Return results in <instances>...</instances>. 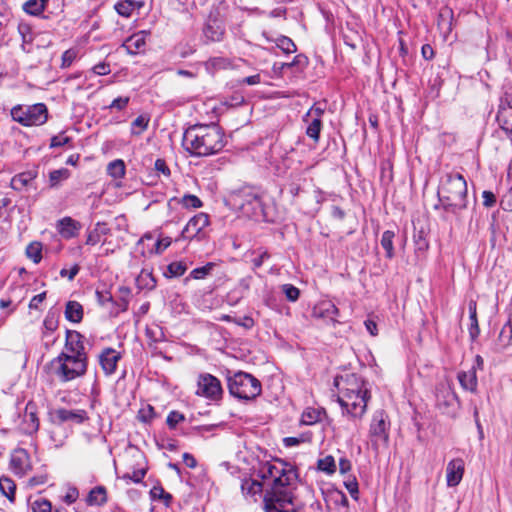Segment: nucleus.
Instances as JSON below:
<instances>
[{
	"instance_id": "ddd939ff",
	"label": "nucleus",
	"mask_w": 512,
	"mask_h": 512,
	"mask_svg": "<svg viewBox=\"0 0 512 512\" xmlns=\"http://www.w3.org/2000/svg\"><path fill=\"white\" fill-rule=\"evenodd\" d=\"M436 404L439 408H443L446 413L450 412L449 409L459 406V398L448 381L438 384L436 388Z\"/></svg>"
},
{
	"instance_id": "37998d69",
	"label": "nucleus",
	"mask_w": 512,
	"mask_h": 512,
	"mask_svg": "<svg viewBox=\"0 0 512 512\" xmlns=\"http://www.w3.org/2000/svg\"><path fill=\"white\" fill-rule=\"evenodd\" d=\"M150 496L152 500H161L165 504L166 507L170 505V502L172 500L171 494L167 493L163 487L161 486H154L150 490Z\"/></svg>"
},
{
	"instance_id": "a18cd8bd",
	"label": "nucleus",
	"mask_w": 512,
	"mask_h": 512,
	"mask_svg": "<svg viewBox=\"0 0 512 512\" xmlns=\"http://www.w3.org/2000/svg\"><path fill=\"white\" fill-rule=\"evenodd\" d=\"M69 176H70V172L66 168L53 170L49 174L50 185L52 187H55V186L59 185V183L61 181L68 179Z\"/></svg>"
},
{
	"instance_id": "aec40b11",
	"label": "nucleus",
	"mask_w": 512,
	"mask_h": 512,
	"mask_svg": "<svg viewBox=\"0 0 512 512\" xmlns=\"http://www.w3.org/2000/svg\"><path fill=\"white\" fill-rule=\"evenodd\" d=\"M121 359L120 352H117L113 348H105L99 355V364L105 373L109 376L115 373L117 364Z\"/></svg>"
},
{
	"instance_id": "393cba45",
	"label": "nucleus",
	"mask_w": 512,
	"mask_h": 512,
	"mask_svg": "<svg viewBox=\"0 0 512 512\" xmlns=\"http://www.w3.org/2000/svg\"><path fill=\"white\" fill-rule=\"evenodd\" d=\"M262 490L263 485L258 480L246 477L241 481V491L245 498H251L256 501V496L260 495Z\"/></svg>"
},
{
	"instance_id": "f704fd0d",
	"label": "nucleus",
	"mask_w": 512,
	"mask_h": 512,
	"mask_svg": "<svg viewBox=\"0 0 512 512\" xmlns=\"http://www.w3.org/2000/svg\"><path fill=\"white\" fill-rule=\"evenodd\" d=\"M313 438V433L311 431H306L298 436L285 437L283 439V444L287 448L298 446L302 443H310Z\"/></svg>"
},
{
	"instance_id": "72a5a7b5",
	"label": "nucleus",
	"mask_w": 512,
	"mask_h": 512,
	"mask_svg": "<svg viewBox=\"0 0 512 512\" xmlns=\"http://www.w3.org/2000/svg\"><path fill=\"white\" fill-rule=\"evenodd\" d=\"M49 0H27L22 8L23 10L32 16H40Z\"/></svg>"
},
{
	"instance_id": "4be33fe9",
	"label": "nucleus",
	"mask_w": 512,
	"mask_h": 512,
	"mask_svg": "<svg viewBox=\"0 0 512 512\" xmlns=\"http://www.w3.org/2000/svg\"><path fill=\"white\" fill-rule=\"evenodd\" d=\"M10 465L15 474L23 475L29 468V455L24 449H17L11 455Z\"/></svg>"
},
{
	"instance_id": "c03bdc74",
	"label": "nucleus",
	"mask_w": 512,
	"mask_h": 512,
	"mask_svg": "<svg viewBox=\"0 0 512 512\" xmlns=\"http://www.w3.org/2000/svg\"><path fill=\"white\" fill-rule=\"evenodd\" d=\"M214 266H215L214 263L209 262V263H207L206 265H204L202 267H197V268L193 269L190 272V275H189V277L186 280H188L189 278L196 279V280L204 279L208 275H210V273L213 270Z\"/></svg>"
},
{
	"instance_id": "9d476101",
	"label": "nucleus",
	"mask_w": 512,
	"mask_h": 512,
	"mask_svg": "<svg viewBox=\"0 0 512 512\" xmlns=\"http://www.w3.org/2000/svg\"><path fill=\"white\" fill-rule=\"evenodd\" d=\"M266 512H305L304 507L295 502L293 493H284L276 498L275 495L263 500Z\"/></svg>"
},
{
	"instance_id": "f257e3e1",
	"label": "nucleus",
	"mask_w": 512,
	"mask_h": 512,
	"mask_svg": "<svg viewBox=\"0 0 512 512\" xmlns=\"http://www.w3.org/2000/svg\"><path fill=\"white\" fill-rule=\"evenodd\" d=\"M182 145L191 155L206 157L222 151L226 141L217 124L194 125L185 130Z\"/></svg>"
},
{
	"instance_id": "49530a36",
	"label": "nucleus",
	"mask_w": 512,
	"mask_h": 512,
	"mask_svg": "<svg viewBox=\"0 0 512 512\" xmlns=\"http://www.w3.org/2000/svg\"><path fill=\"white\" fill-rule=\"evenodd\" d=\"M318 469L327 474H332L336 471L335 460L332 456H326L318 460Z\"/></svg>"
},
{
	"instance_id": "864d4df0",
	"label": "nucleus",
	"mask_w": 512,
	"mask_h": 512,
	"mask_svg": "<svg viewBox=\"0 0 512 512\" xmlns=\"http://www.w3.org/2000/svg\"><path fill=\"white\" fill-rule=\"evenodd\" d=\"M180 203L185 208H200L202 207L203 203L202 201L196 196L192 194H186L182 197Z\"/></svg>"
},
{
	"instance_id": "423d86ee",
	"label": "nucleus",
	"mask_w": 512,
	"mask_h": 512,
	"mask_svg": "<svg viewBox=\"0 0 512 512\" xmlns=\"http://www.w3.org/2000/svg\"><path fill=\"white\" fill-rule=\"evenodd\" d=\"M87 364L74 356H68L67 352H61L51 362L52 373L60 382H69L83 376L87 371Z\"/></svg>"
},
{
	"instance_id": "4468645a",
	"label": "nucleus",
	"mask_w": 512,
	"mask_h": 512,
	"mask_svg": "<svg viewBox=\"0 0 512 512\" xmlns=\"http://www.w3.org/2000/svg\"><path fill=\"white\" fill-rule=\"evenodd\" d=\"M65 349L68 351V356H74L88 362V356L84 345V337L78 331L67 330Z\"/></svg>"
},
{
	"instance_id": "2eb2a0df",
	"label": "nucleus",
	"mask_w": 512,
	"mask_h": 512,
	"mask_svg": "<svg viewBox=\"0 0 512 512\" xmlns=\"http://www.w3.org/2000/svg\"><path fill=\"white\" fill-rule=\"evenodd\" d=\"M39 425L36 406L30 402L26 405L24 413L19 417L18 432L25 435H33L38 431Z\"/></svg>"
},
{
	"instance_id": "e2e57ef3",
	"label": "nucleus",
	"mask_w": 512,
	"mask_h": 512,
	"mask_svg": "<svg viewBox=\"0 0 512 512\" xmlns=\"http://www.w3.org/2000/svg\"><path fill=\"white\" fill-rule=\"evenodd\" d=\"M324 108L320 107V106H312L309 111L305 114L303 120L305 122H308L309 121V118H318V119H321L322 115L324 114Z\"/></svg>"
},
{
	"instance_id": "f3484780",
	"label": "nucleus",
	"mask_w": 512,
	"mask_h": 512,
	"mask_svg": "<svg viewBox=\"0 0 512 512\" xmlns=\"http://www.w3.org/2000/svg\"><path fill=\"white\" fill-rule=\"evenodd\" d=\"M312 315L315 318L323 319L327 323L335 325L338 323L337 316L339 315V310L331 301H321L313 308Z\"/></svg>"
},
{
	"instance_id": "bf43d9fd",
	"label": "nucleus",
	"mask_w": 512,
	"mask_h": 512,
	"mask_svg": "<svg viewBox=\"0 0 512 512\" xmlns=\"http://www.w3.org/2000/svg\"><path fill=\"white\" fill-rule=\"evenodd\" d=\"M270 258V254L267 251H260L258 255L251 259L252 269L255 271L260 268L264 261Z\"/></svg>"
},
{
	"instance_id": "f8f14e48",
	"label": "nucleus",
	"mask_w": 512,
	"mask_h": 512,
	"mask_svg": "<svg viewBox=\"0 0 512 512\" xmlns=\"http://www.w3.org/2000/svg\"><path fill=\"white\" fill-rule=\"evenodd\" d=\"M209 216L204 212H200L194 215L185 225L181 232V237L183 239L192 240L197 238L201 240L205 234L204 229L209 226Z\"/></svg>"
},
{
	"instance_id": "a878e982",
	"label": "nucleus",
	"mask_w": 512,
	"mask_h": 512,
	"mask_svg": "<svg viewBox=\"0 0 512 512\" xmlns=\"http://www.w3.org/2000/svg\"><path fill=\"white\" fill-rule=\"evenodd\" d=\"M496 120H497L500 128L512 140V109L511 108H499V110L497 112Z\"/></svg>"
},
{
	"instance_id": "6e6d98bb",
	"label": "nucleus",
	"mask_w": 512,
	"mask_h": 512,
	"mask_svg": "<svg viewBox=\"0 0 512 512\" xmlns=\"http://www.w3.org/2000/svg\"><path fill=\"white\" fill-rule=\"evenodd\" d=\"M185 417L178 411H171L166 419V423L169 428L174 429L180 422L184 421Z\"/></svg>"
},
{
	"instance_id": "7c9ffc66",
	"label": "nucleus",
	"mask_w": 512,
	"mask_h": 512,
	"mask_svg": "<svg viewBox=\"0 0 512 512\" xmlns=\"http://www.w3.org/2000/svg\"><path fill=\"white\" fill-rule=\"evenodd\" d=\"M65 318L72 323H79L83 318V307L77 301H68L65 307Z\"/></svg>"
},
{
	"instance_id": "603ef678",
	"label": "nucleus",
	"mask_w": 512,
	"mask_h": 512,
	"mask_svg": "<svg viewBox=\"0 0 512 512\" xmlns=\"http://www.w3.org/2000/svg\"><path fill=\"white\" fill-rule=\"evenodd\" d=\"M149 123V119L146 118L143 115L138 116L133 122H132V134L139 135L144 130L147 129Z\"/></svg>"
},
{
	"instance_id": "c9c22d12",
	"label": "nucleus",
	"mask_w": 512,
	"mask_h": 512,
	"mask_svg": "<svg viewBox=\"0 0 512 512\" xmlns=\"http://www.w3.org/2000/svg\"><path fill=\"white\" fill-rule=\"evenodd\" d=\"M394 238H395V233L391 230L384 231L382 234V237H381L380 243H381V246L383 247V249L385 250L386 257L388 259H392L395 255L394 245H393Z\"/></svg>"
},
{
	"instance_id": "7ed1b4c3",
	"label": "nucleus",
	"mask_w": 512,
	"mask_h": 512,
	"mask_svg": "<svg viewBox=\"0 0 512 512\" xmlns=\"http://www.w3.org/2000/svg\"><path fill=\"white\" fill-rule=\"evenodd\" d=\"M467 192L465 178L458 172H448L440 179L437 191L439 204L434 208L458 215L467 208Z\"/></svg>"
},
{
	"instance_id": "5fc2aeb1",
	"label": "nucleus",
	"mask_w": 512,
	"mask_h": 512,
	"mask_svg": "<svg viewBox=\"0 0 512 512\" xmlns=\"http://www.w3.org/2000/svg\"><path fill=\"white\" fill-rule=\"evenodd\" d=\"M282 292L285 294L287 300L295 302L300 296V290L292 284L282 285Z\"/></svg>"
},
{
	"instance_id": "b1692460",
	"label": "nucleus",
	"mask_w": 512,
	"mask_h": 512,
	"mask_svg": "<svg viewBox=\"0 0 512 512\" xmlns=\"http://www.w3.org/2000/svg\"><path fill=\"white\" fill-rule=\"evenodd\" d=\"M37 174L36 170L18 173L11 179L10 186L13 190L22 191L25 187H29L33 184Z\"/></svg>"
},
{
	"instance_id": "473e14b6",
	"label": "nucleus",
	"mask_w": 512,
	"mask_h": 512,
	"mask_svg": "<svg viewBox=\"0 0 512 512\" xmlns=\"http://www.w3.org/2000/svg\"><path fill=\"white\" fill-rule=\"evenodd\" d=\"M18 32L22 38V49L25 52H30L34 40V34L32 32L31 26L27 23L21 22L18 25Z\"/></svg>"
},
{
	"instance_id": "c85d7f7f",
	"label": "nucleus",
	"mask_w": 512,
	"mask_h": 512,
	"mask_svg": "<svg viewBox=\"0 0 512 512\" xmlns=\"http://www.w3.org/2000/svg\"><path fill=\"white\" fill-rule=\"evenodd\" d=\"M512 343V323L511 321H507L502 329L500 330V333L498 335L497 343H496V350L497 351H503L507 347H509Z\"/></svg>"
},
{
	"instance_id": "a211bd4d",
	"label": "nucleus",
	"mask_w": 512,
	"mask_h": 512,
	"mask_svg": "<svg viewBox=\"0 0 512 512\" xmlns=\"http://www.w3.org/2000/svg\"><path fill=\"white\" fill-rule=\"evenodd\" d=\"M465 472V463L462 458H455L448 462L446 467V482L448 487H455L461 482Z\"/></svg>"
},
{
	"instance_id": "338daca9",
	"label": "nucleus",
	"mask_w": 512,
	"mask_h": 512,
	"mask_svg": "<svg viewBox=\"0 0 512 512\" xmlns=\"http://www.w3.org/2000/svg\"><path fill=\"white\" fill-rule=\"evenodd\" d=\"M129 101H130L129 97H118L112 101V103L109 105V108L121 111L126 108Z\"/></svg>"
},
{
	"instance_id": "9b49d317",
	"label": "nucleus",
	"mask_w": 512,
	"mask_h": 512,
	"mask_svg": "<svg viewBox=\"0 0 512 512\" xmlns=\"http://www.w3.org/2000/svg\"><path fill=\"white\" fill-rule=\"evenodd\" d=\"M196 393L197 395L203 396L209 400H219L223 394L221 382L218 378L209 373L200 374L198 377Z\"/></svg>"
},
{
	"instance_id": "052dcab7",
	"label": "nucleus",
	"mask_w": 512,
	"mask_h": 512,
	"mask_svg": "<svg viewBox=\"0 0 512 512\" xmlns=\"http://www.w3.org/2000/svg\"><path fill=\"white\" fill-rule=\"evenodd\" d=\"M96 299L99 305L104 306L113 301V296L108 290H96Z\"/></svg>"
},
{
	"instance_id": "5701e85b",
	"label": "nucleus",
	"mask_w": 512,
	"mask_h": 512,
	"mask_svg": "<svg viewBox=\"0 0 512 512\" xmlns=\"http://www.w3.org/2000/svg\"><path fill=\"white\" fill-rule=\"evenodd\" d=\"M457 379L463 390L475 393L477 391L478 381L476 367H471L467 371H459Z\"/></svg>"
},
{
	"instance_id": "20e7f679",
	"label": "nucleus",
	"mask_w": 512,
	"mask_h": 512,
	"mask_svg": "<svg viewBox=\"0 0 512 512\" xmlns=\"http://www.w3.org/2000/svg\"><path fill=\"white\" fill-rule=\"evenodd\" d=\"M226 203L231 209L239 211L247 218L268 221L263 194L253 187L245 186L232 191L228 195Z\"/></svg>"
},
{
	"instance_id": "4c0bfd02",
	"label": "nucleus",
	"mask_w": 512,
	"mask_h": 512,
	"mask_svg": "<svg viewBox=\"0 0 512 512\" xmlns=\"http://www.w3.org/2000/svg\"><path fill=\"white\" fill-rule=\"evenodd\" d=\"M108 174L115 178L120 179L125 175V163L121 159H116L108 164L107 167Z\"/></svg>"
},
{
	"instance_id": "58836bf2",
	"label": "nucleus",
	"mask_w": 512,
	"mask_h": 512,
	"mask_svg": "<svg viewBox=\"0 0 512 512\" xmlns=\"http://www.w3.org/2000/svg\"><path fill=\"white\" fill-rule=\"evenodd\" d=\"M310 122L306 128V134L308 137L313 139L315 142L319 141L320 132L322 129V120L318 118H309Z\"/></svg>"
},
{
	"instance_id": "39448f33",
	"label": "nucleus",
	"mask_w": 512,
	"mask_h": 512,
	"mask_svg": "<svg viewBox=\"0 0 512 512\" xmlns=\"http://www.w3.org/2000/svg\"><path fill=\"white\" fill-rule=\"evenodd\" d=\"M264 480H271V489L265 493L264 500L275 495L276 498L284 493L292 492V484L296 480V472L291 464L277 460L265 463L261 470Z\"/></svg>"
},
{
	"instance_id": "c756f323",
	"label": "nucleus",
	"mask_w": 512,
	"mask_h": 512,
	"mask_svg": "<svg viewBox=\"0 0 512 512\" xmlns=\"http://www.w3.org/2000/svg\"><path fill=\"white\" fill-rule=\"evenodd\" d=\"M110 233V229L105 222H97L86 239V244L94 246L101 241V237Z\"/></svg>"
},
{
	"instance_id": "0eeeda50",
	"label": "nucleus",
	"mask_w": 512,
	"mask_h": 512,
	"mask_svg": "<svg viewBox=\"0 0 512 512\" xmlns=\"http://www.w3.org/2000/svg\"><path fill=\"white\" fill-rule=\"evenodd\" d=\"M228 389L232 396L242 400H252L260 395V381L253 375L238 371L227 378Z\"/></svg>"
},
{
	"instance_id": "0e129e2a",
	"label": "nucleus",
	"mask_w": 512,
	"mask_h": 512,
	"mask_svg": "<svg viewBox=\"0 0 512 512\" xmlns=\"http://www.w3.org/2000/svg\"><path fill=\"white\" fill-rule=\"evenodd\" d=\"M78 497H79L78 489L76 487H69L67 489L66 494L63 497V501L66 504L71 505L78 499Z\"/></svg>"
},
{
	"instance_id": "a19ab883",
	"label": "nucleus",
	"mask_w": 512,
	"mask_h": 512,
	"mask_svg": "<svg viewBox=\"0 0 512 512\" xmlns=\"http://www.w3.org/2000/svg\"><path fill=\"white\" fill-rule=\"evenodd\" d=\"M16 485L8 477H1L0 478V491L2 494L7 497L9 500H13L15 495Z\"/></svg>"
},
{
	"instance_id": "3c124183",
	"label": "nucleus",
	"mask_w": 512,
	"mask_h": 512,
	"mask_svg": "<svg viewBox=\"0 0 512 512\" xmlns=\"http://www.w3.org/2000/svg\"><path fill=\"white\" fill-rule=\"evenodd\" d=\"M187 270V266L183 262H172L167 266V273L171 277L182 276Z\"/></svg>"
},
{
	"instance_id": "69168bd1",
	"label": "nucleus",
	"mask_w": 512,
	"mask_h": 512,
	"mask_svg": "<svg viewBox=\"0 0 512 512\" xmlns=\"http://www.w3.org/2000/svg\"><path fill=\"white\" fill-rule=\"evenodd\" d=\"M79 271H80L79 265L75 264L70 269H66V268L61 269L60 276L72 281L76 277V275L79 273Z\"/></svg>"
},
{
	"instance_id": "680f3d73",
	"label": "nucleus",
	"mask_w": 512,
	"mask_h": 512,
	"mask_svg": "<svg viewBox=\"0 0 512 512\" xmlns=\"http://www.w3.org/2000/svg\"><path fill=\"white\" fill-rule=\"evenodd\" d=\"M469 337L471 341H475L479 334H480V328L478 324V319L476 318H470V325L468 327Z\"/></svg>"
},
{
	"instance_id": "de8ad7c7",
	"label": "nucleus",
	"mask_w": 512,
	"mask_h": 512,
	"mask_svg": "<svg viewBox=\"0 0 512 512\" xmlns=\"http://www.w3.org/2000/svg\"><path fill=\"white\" fill-rule=\"evenodd\" d=\"M276 45L286 54L294 53L297 50L295 43L286 36L279 37L276 41Z\"/></svg>"
},
{
	"instance_id": "bb28decb",
	"label": "nucleus",
	"mask_w": 512,
	"mask_h": 512,
	"mask_svg": "<svg viewBox=\"0 0 512 512\" xmlns=\"http://www.w3.org/2000/svg\"><path fill=\"white\" fill-rule=\"evenodd\" d=\"M107 502V491L104 486H96L90 490L86 497L89 506H102Z\"/></svg>"
},
{
	"instance_id": "1a4fd4ad",
	"label": "nucleus",
	"mask_w": 512,
	"mask_h": 512,
	"mask_svg": "<svg viewBox=\"0 0 512 512\" xmlns=\"http://www.w3.org/2000/svg\"><path fill=\"white\" fill-rule=\"evenodd\" d=\"M390 421L383 410L376 411L369 427V437L372 447L377 450L380 445L387 446L389 443Z\"/></svg>"
},
{
	"instance_id": "79ce46f5",
	"label": "nucleus",
	"mask_w": 512,
	"mask_h": 512,
	"mask_svg": "<svg viewBox=\"0 0 512 512\" xmlns=\"http://www.w3.org/2000/svg\"><path fill=\"white\" fill-rule=\"evenodd\" d=\"M26 255L35 264H38L42 259V246L39 242H32L26 248Z\"/></svg>"
},
{
	"instance_id": "2f4dec72",
	"label": "nucleus",
	"mask_w": 512,
	"mask_h": 512,
	"mask_svg": "<svg viewBox=\"0 0 512 512\" xmlns=\"http://www.w3.org/2000/svg\"><path fill=\"white\" fill-rule=\"evenodd\" d=\"M145 44V38L143 35L134 34L124 42L123 47L129 54H137L143 50Z\"/></svg>"
},
{
	"instance_id": "09e8293b",
	"label": "nucleus",
	"mask_w": 512,
	"mask_h": 512,
	"mask_svg": "<svg viewBox=\"0 0 512 512\" xmlns=\"http://www.w3.org/2000/svg\"><path fill=\"white\" fill-rule=\"evenodd\" d=\"M58 327V320L51 313H48L43 321V336L46 337Z\"/></svg>"
},
{
	"instance_id": "774afa93",
	"label": "nucleus",
	"mask_w": 512,
	"mask_h": 512,
	"mask_svg": "<svg viewBox=\"0 0 512 512\" xmlns=\"http://www.w3.org/2000/svg\"><path fill=\"white\" fill-rule=\"evenodd\" d=\"M92 70H93L94 74H97L100 76L108 75L111 72L110 65L106 62H100V63L96 64L92 68Z\"/></svg>"
},
{
	"instance_id": "e433bc0d",
	"label": "nucleus",
	"mask_w": 512,
	"mask_h": 512,
	"mask_svg": "<svg viewBox=\"0 0 512 512\" xmlns=\"http://www.w3.org/2000/svg\"><path fill=\"white\" fill-rule=\"evenodd\" d=\"M114 8L120 16L129 18L136 9V3L133 0H122L117 2Z\"/></svg>"
},
{
	"instance_id": "dca6fc26",
	"label": "nucleus",
	"mask_w": 512,
	"mask_h": 512,
	"mask_svg": "<svg viewBox=\"0 0 512 512\" xmlns=\"http://www.w3.org/2000/svg\"><path fill=\"white\" fill-rule=\"evenodd\" d=\"M224 33L225 27L222 20L213 13H210L203 28L206 42H219L223 39Z\"/></svg>"
},
{
	"instance_id": "4d7b16f0",
	"label": "nucleus",
	"mask_w": 512,
	"mask_h": 512,
	"mask_svg": "<svg viewBox=\"0 0 512 512\" xmlns=\"http://www.w3.org/2000/svg\"><path fill=\"white\" fill-rule=\"evenodd\" d=\"M344 485L347 488L350 495L354 498H358V483L355 477L349 476L346 480H344Z\"/></svg>"
},
{
	"instance_id": "f03ea898",
	"label": "nucleus",
	"mask_w": 512,
	"mask_h": 512,
	"mask_svg": "<svg viewBox=\"0 0 512 512\" xmlns=\"http://www.w3.org/2000/svg\"><path fill=\"white\" fill-rule=\"evenodd\" d=\"M334 385L338 389L340 406L352 417H362L366 412L370 392L365 381L354 373L337 376Z\"/></svg>"
},
{
	"instance_id": "6e6552de",
	"label": "nucleus",
	"mask_w": 512,
	"mask_h": 512,
	"mask_svg": "<svg viewBox=\"0 0 512 512\" xmlns=\"http://www.w3.org/2000/svg\"><path fill=\"white\" fill-rule=\"evenodd\" d=\"M10 114L14 121L25 127L40 126L48 120V109L44 103L18 104L12 107Z\"/></svg>"
},
{
	"instance_id": "6ab92c4d",
	"label": "nucleus",
	"mask_w": 512,
	"mask_h": 512,
	"mask_svg": "<svg viewBox=\"0 0 512 512\" xmlns=\"http://www.w3.org/2000/svg\"><path fill=\"white\" fill-rule=\"evenodd\" d=\"M55 418L59 423L71 422L73 424H82L89 419L88 413L84 409H66L59 408L54 412Z\"/></svg>"
},
{
	"instance_id": "ea45409f",
	"label": "nucleus",
	"mask_w": 512,
	"mask_h": 512,
	"mask_svg": "<svg viewBox=\"0 0 512 512\" xmlns=\"http://www.w3.org/2000/svg\"><path fill=\"white\" fill-rule=\"evenodd\" d=\"M32 512H60L58 508L53 509L52 504L45 498H37L31 502Z\"/></svg>"
},
{
	"instance_id": "412c9836",
	"label": "nucleus",
	"mask_w": 512,
	"mask_h": 512,
	"mask_svg": "<svg viewBox=\"0 0 512 512\" xmlns=\"http://www.w3.org/2000/svg\"><path fill=\"white\" fill-rule=\"evenodd\" d=\"M56 229L64 239H71L78 236L82 225L72 217L66 216L57 221Z\"/></svg>"
},
{
	"instance_id": "13d9d810",
	"label": "nucleus",
	"mask_w": 512,
	"mask_h": 512,
	"mask_svg": "<svg viewBox=\"0 0 512 512\" xmlns=\"http://www.w3.org/2000/svg\"><path fill=\"white\" fill-rule=\"evenodd\" d=\"M155 417L154 408L151 405H148L145 408H142L138 412V419L144 423H149Z\"/></svg>"
},
{
	"instance_id": "cd10ccee",
	"label": "nucleus",
	"mask_w": 512,
	"mask_h": 512,
	"mask_svg": "<svg viewBox=\"0 0 512 512\" xmlns=\"http://www.w3.org/2000/svg\"><path fill=\"white\" fill-rule=\"evenodd\" d=\"M325 416V411L321 408H306L301 415L300 423L302 425H314L322 421Z\"/></svg>"
},
{
	"instance_id": "8fccbe9b",
	"label": "nucleus",
	"mask_w": 512,
	"mask_h": 512,
	"mask_svg": "<svg viewBox=\"0 0 512 512\" xmlns=\"http://www.w3.org/2000/svg\"><path fill=\"white\" fill-rule=\"evenodd\" d=\"M138 283L142 288L152 290L156 286V280L153 275L149 272L142 271L138 278Z\"/></svg>"
}]
</instances>
